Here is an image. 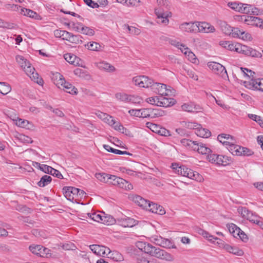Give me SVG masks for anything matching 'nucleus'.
I'll return each instance as SVG.
<instances>
[{"mask_svg":"<svg viewBox=\"0 0 263 263\" xmlns=\"http://www.w3.org/2000/svg\"><path fill=\"white\" fill-rule=\"evenodd\" d=\"M85 47L88 50L92 51L99 52L102 51L103 46L98 42L91 41L85 44Z\"/></svg>","mask_w":263,"mask_h":263,"instance_id":"33","label":"nucleus"},{"mask_svg":"<svg viewBox=\"0 0 263 263\" xmlns=\"http://www.w3.org/2000/svg\"><path fill=\"white\" fill-rule=\"evenodd\" d=\"M247 219L257 224L259 222V220L261 219V217L253 214L252 212H250L249 215H248Z\"/></svg>","mask_w":263,"mask_h":263,"instance_id":"58","label":"nucleus"},{"mask_svg":"<svg viewBox=\"0 0 263 263\" xmlns=\"http://www.w3.org/2000/svg\"><path fill=\"white\" fill-rule=\"evenodd\" d=\"M217 140L227 147L230 144L235 143V139L232 136L226 134H221L217 136Z\"/></svg>","mask_w":263,"mask_h":263,"instance_id":"22","label":"nucleus"},{"mask_svg":"<svg viewBox=\"0 0 263 263\" xmlns=\"http://www.w3.org/2000/svg\"><path fill=\"white\" fill-rule=\"evenodd\" d=\"M152 241L155 244L164 248L173 247L171 241L168 239L162 238L161 236H154L152 237Z\"/></svg>","mask_w":263,"mask_h":263,"instance_id":"21","label":"nucleus"},{"mask_svg":"<svg viewBox=\"0 0 263 263\" xmlns=\"http://www.w3.org/2000/svg\"><path fill=\"white\" fill-rule=\"evenodd\" d=\"M108 183L118 186L126 190H130L133 189L132 184L125 180L115 175H109Z\"/></svg>","mask_w":263,"mask_h":263,"instance_id":"8","label":"nucleus"},{"mask_svg":"<svg viewBox=\"0 0 263 263\" xmlns=\"http://www.w3.org/2000/svg\"><path fill=\"white\" fill-rule=\"evenodd\" d=\"M128 198L143 209L146 210L147 207L150 206L149 200H147L139 195L130 194L129 195Z\"/></svg>","mask_w":263,"mask_h":263,"instance_id":"17","label":"nucleus"},{"mask_svg":"<svg viewBox=\"0 0 263 263\" xmlns=\"http://www.w3.org/2000/svg\"><path fill=\"white\" fill-rule=\"evenodd\" d=\"M81 38L82 37L79 35H73L71 33L69 38V42L74 44H80L82 43Z\"/></svg>","mask_w":263,"mask_h":263,"instance_id":"62","label":"nucleus"},{"mask_svg":"<svg viewBox=\"0 0 263 263\" xmlns=\"http://www.w3.org/2000/svg\"><path fill=\"white\" fill-rule=\"evenodd\" d=\"M65 60L75 66H81L82 67H85L83 65V61L76 55L71 53H66L64 55Z\"/></svg>","mask_w":263,"mask_h":263,"instance_id":"24","label":"nucleus"},{"mask_svg":"<svg viewBox=\"0 0 263 263\" xmlns=\"http://www.w3.org/2000/svg\"><path fill=\"white\" fill-rule=\"evenodd\" d=\"M16 125L20 127L27 129H32L34 127L33 124L27 120L17 118L15 120Z\"/></svg>","mask_w":263,"mask_h":263,"instance_id":"34","label":"nucleus"},{"mask_svg":"<svg viewBox=\"0 0 263 263\" xmlns=\"http://www.w3.org/2000/svg\"><path fill=\"white\" fill-rule=\"evenodd\" d=\"M207 65L208 67L215 74L224 79L228 78L227 70L221 64L215 62H209Z\"/></svg>","mask_w":263,"mask_h":263,"instance_id":"9","label":"nucleus"},{"mask_svg":"<svg viewBox=\"0 0 263 263\" xmlns=\"http://www.w3.org/2000/svg\"><path fill=\"white\" fill-rule=\"evenodd\" d=\"M230 162V159L228 157L218 155L216 161V164L218 165H226Z\"/></svg>","mask_w":263,"mask_h":263,"instance_id":"43","label":"nucleus"},{"mask_svg":"<svg viewBox=\"0 0 263 263\" xmlns=\"http://www.w3.org/2000/svg\"><path fill=\"white\" fill-rule=\"evenodd\" d=\"M53 80L56 86L60 89H62L67 83L63 76L58 72L54 74Z\"/></svg>","mask_w":263,"mask_h":263,"instance_id":"31","label":"nucleus"},{"mask_svg":"<svg viewBox=\"0 0 263 263\" xmlns=\"http://www.w3.org/2000/svg\"><path fill=\"white\" fill-rule=\"evenodd\" d=\"M238 212L240 214L242 217L246 218L249 215L251 211H249L247 208L243 207H239L237 209Z\"/></svg>","mask_w":263,"mask_h":263,"instance_id":"63","label":"nucleus"},{"mask_svg":"<svg viewBox=\"0 0 263 263\" xmlns=\"http://www.w3.org/2000/svg\"><path fill=\"white\" fill-rule=\"evenodd\" d=\"M149 207H147L146 210L160 215H164L165 213L164 209L157 203L149 201Z\"/></svg>","mask_w":263,"mask_h":263,"instance_id":"26","label":"nucleus"},{"mask_svg":"<svg viewBox=\"0 0 263 263\" xmlns=\"http://www.w3.org/2000/svg\"><path fill=\"white\" fill-rule=\"evenodd\" d=\"M238 212L240 214L242 217L246 218L249 215L251 211H249L247 208L243 207H239L237 209Z\"/></svg>","mask_w":263,"mask_h":263,"instance_id":"64","label":"nucleus"},{"mask_svg":"<svg viewBox=\"0 0 263 263\" xmlns=\"http://www.w3.org/2000/svg\"><path fill=\"white\" fill-rule=\"evenodd\" d=\"M129 95L124 92H118L115 94L117 100L125 103H129Z\"/></svg>","mask_w":263,"mask_h":263,"instance_id":"48","label":"nucleus"},{"mask_svg":"<svg viewBox=\"0 0 263 263\" xmlns=\"http://www.w3.org/2000/svg\"><path fill=\"white\" fill-rule=\"evenodd\" d=\"M136 246L140 250L152 256L168 261L173 260L172 256L169 253L159 248L154 247L149 243L143 241H138L136 243Z\"/></svg>","mask_w":263,"mask_h":263,"instance_id":"1","label":"nucleus"},{"mask_svg":"<svg viewBox=\"0 0 263 263\" xmlns=\"http://www.w3.org/2000/svg\"><path fill=\"white\" fill-rule=\"evenodd\" d=\"M63 192L64 196L69 200L72 201L74 200L75 197L78 196L80 192V189L71 187H64L63 189Z\"/></svg>","mask_w":263,"mask_h":263,"instance_id":"18","label":"nucleus"},{"mask_svg":"<svg viewBox=\"0 0 263 263\" xmlns=\"http://www.w3.org/2000/svg\"><path fill=\"white\" fill-rule=\"evenodd\" d=\"M62 89L66 92L71 95H77L78 93V89L72 86V84L68 82H67Z\"/></svg>","mask_w":263,"mask_h":263,"instance_id":"45","label":"nucleus"},{"mask_svg":"<svg viewBox=\"0 0 263 263\" xmlns=\"http://www.w3.org/2000/svg\"><path fill=\"white\" fill-rule=\"evenodd\" d=\"M11 90V86L9 84L5 82H0V93L7 95L10 92Z\"/></svg>","mask_w":263,"mask_h":263,"instance_id":"51","label":"nucleus"},{"mask_svg":"<svg viewBox=\"0 0 263 263\" xmlns=\"http://www.w3.org/2000/svg\"><path fill=\"white\" fill-rule=\"evenodd\" d=\"M89 248L95 254L99 256H107L110 252V249L103 246L92 245Z\"/></svg>","mask_w":263,"mask_h":263,"instance_id":"19","label":"nucleus"},{"mask_svg":"<svg viewBox=\"0 0 263 263\" xmlns=\"http://www.w3.org/2000/svg\"><path fill=\"white\" fill-rule=\"evenodd\" d=\"M227 228L234 237H237L240 232V229L233 223L228 224Z\"/></svg>","mask_w":263,"mask_h":263,"instance_id":"40","label":"nucleus"},{"mask_svg":"<svg viewBox=\"0 0 263 263\" xmlns=\"http://www.w3.org/2000/svg\"><path fill=\"white\" fill-rule=\"evenodd\" d=\"M216 29L214 26L206 22H196V31L203 33H214Z\"/></svg>","mask_w":263,"mask_h":263,"instance_id":"14","label":"nucleus"},{"mask_svg":"<svg viewBox=\"0 0 263 263\" xmlns=\"http://www.w3.org/2000/svg\"><path fill=\"white\" fill-rule=\"evenodd\" d=\"M161 96L159 97V104L158 106L168 107L175 104V100L173 98H166Z\"/></svg>","mask_w":263,"mask_h":263,"instance_id":"29","label":"nucleus"},{"mask_svg":"<svg viewBox=\"0 0 263 263\" xmlns=\"http://www.w3.org/2000/svg\"><path fill=\"white\" fill-rule=\"evenodd\" d=\"M195 134L198 136L204 138H207L211 136V132L207 128H203L200 124L195 128Z\"/></svg>","mask_w":263,"mask_h":263,"instance_id":"30","label":"nucleus"},{"mask_svg":"<svg viewBox=\"0 0 263 263\" xmlns=\"http://www.w3.org/2000/svg\"><path fill=\"white\" fill-rule=\"evenodd\" d=\"M21 142L24 143H31L32 142L31 138L23 134H17L15 136Z\"/></svg>","mask_w":263,"mask_h":263,"instance_id":"56","label":"nucleus"},{"mask_svg":"<svg viewBox=\"0 0 263 263\" xmlns=\"http://www.w3.org/2000/svg\"><path fill=\"white\" fill-rule=\"evenodd\" d=\"M5 8L10 11L19 12L21 11V7L20 6L15 4H8L5 5Z\"/></svg>","mask_w":263,"mask_h":263,"instance_id":"57","label":"nucleus"},{"mask_svg":"<svg viewBox=\"0 0 263 263\" xmlns=\"http://www.w3.org/2000/svg\"><path fill=\"white\" fill-rule=\"evenodd\" d=\"M87 216L88 217H89L92 220L101 223V221L102 220L103 215H104V213H88L87 214Z\"/></svg>","mask_w":263,"mask_h":263,"instance_id":"47","label":"nucleus"},{"mask_svg":"<svg viewBox=\"0 0 263 263\" xmlns=\"http://www.w3.org/2000/svg\"><path fill=\"white\" fill-rule=\"evenodd\" d=\"M184 55L187 59L193 63H197L198 62V60L196 58L195 54L190 50L189 48H186L184 49Z\"/></svg>","mask_w":263,"mask_h":263,"instance_id":"38","label":"nucleus"},{"mask_svg":"<svg viewBox=\"0 0 263 263\" xmlns=\"http://www.w3.org/2000/svg\"><path fill=\"white\" fill-rule=\"evenodd\" d=\"M169 3L168 0H156L157 6L156 8L167 9L169 7Z\"/></svg>","mask_w":263,"mask_h":263,"instance_id":"60","label":"nucleus"},{"mask_svg":"<svg viewBox=\"0 0 263 263\" xmlns=\"http://www.w3.org/2000/svg\"><path fill=\"white\" fill-rule=\"evenodd\" d=\"M52 180V178L48 175H44L38 182L37 185L40 187H44L49 184Z\"/></svg>","mask_w":263,"mask_h":263,"instance_id":"44","label":"nucleus"},{"mask_svg":"<svg viewBox=\"0 0 263 263\" xmlns=\"http://www.w3.org/2000/svg\"><path fill=\"white\" fill-rule=\"evenodd\" d=\"M180 124L182 127L195 130V128L198 126V124L197 123L190 121H182L180 122Z\"/></svg>","mask_w":263,"mask_h":263,"instance_id":"52","label":"nucleus"},{"mask_svg":"<svg viewBox=\"0 0 263 263\" xmlns=\"http://www.w3.org/2000/svg\"><path fill=\"white\" fill-rule=\"evenodd\" d=\"M228 6L232 9L241 13L258 15L261 13L257 8L247 4L229 2Z\"/></svg>","mask_w":263,"mask_h":263,"instance_id":"4","label":"nucleus"},{"mask_svg":"<svg viewBox=\"0 0 263 263\" xmlns=\"http://www.w3.org/2000/svg\"><path fill=\"white\" fill-rule=\"evenodd\" d=\"M171 167L175 173L178 175L187 177L188 178L199 182H203L204 180V178L201 175L196 171H192L191 169L184 165L179 166L177 163H172Z\"/></svg>","mask_w":263,"mask_h":263,"instance_id":"3","label":"nucleus"},{"mask_svg":"<svg viewBox=\"0 0 263 263\" xmlns=\"http://www.w3.org/2000/svg\"><path fill=\"white\" fill-rule=\"evenodd\" d=\"M116 222L115 218L109 215H103L101 223L106 225H112Z\"/></svg>","mask_w":263,"mask_h":263,"instance_id":"46","label":"nucleus"},{"mask_svg":"<svg viewBox=\"0 0 263 263\" xmlns=\"http://www.w3.org/2000/svg\"><path fill=\"white\" fill-rule=\"evenodd\" d=\"M240 53L254 58L262 57V54L259 51L245 45L242 46V51Z\"/></svg>","mask_w":263,"mask_h":263,"instance_id":"25","label":"nucleus"},{"mask_svg":"<svg viewBox=\"0 0 263 263\" xmlns=\"http://www.w3.org/2000/svg\"><path fill=\"white\" fill-rule=\"evenodd\" d=\"M107 257L108 258H111L116 261H121L123 260V257L122 255L117 251L111 252L110 250V252L107 255Z\"/></svg>","mask_w":263,"mask_h":263,"instance_id":"42","label":"nucleus"},{"mask_svg":"<svg viewBox=\"0 0 263 263\" xmlns=\"http://www.w3.org/2000/svg\"><path fill=\"white\" fill-rule=\"evenodd\" d=\"M105 123L112 127L115 130L126 135H129L130 134L129 130L124 128L119 122L116 121L111 116L110 119L108 118Z\"/></svg>","mask_w":263,"mask_h":263,"instance_id":"13","label":"nucleus"},{"mask_svg":"<svg viewBox=\"0 0 263 263\" xmlns=\"http://www.w3.org/2000/svg\"><path fill=\"white\" fill-rule=\"evenodd\" d=\"M109 174L106 173H96L95 174V177L97 179L101 182L108 183V179L109 177Z\"/></svg>","mask_w":263,"mask_h":263,"instance_id":"55","label":"nucleus"},{"mask_svg":"<svg viewBox=\"0 0 263 263\" xmlns=\"http://www.w3.org/2000/svg\"><path fill=\"white\" fill-rule=\"evenodd\" d=\"M245 86L252 89L258 90L263 92V79H252L244 82Z\"/></svg>","mask_w":263,"mask_h":263,"instance_id":"16","label":"nucleus"},{"mask_svg":"<svg viewBox=\"0 0 263 263\" xmlns=\"http://www.w3.org/2000/svg\"><path fill=\"white\" fill-rule=\"evenodd\" d=\"M239 20L244 21V22L248 25L263 28V20L258 17L252 16L238 15L236 16Z\"/></svg>","mask_w":263,"mask_h":263,"instance_id":"11","label":"nucleus"},{"mask_svg":"<svg viewBox=\"0 0 263 263\" xmlns=\"http://www.w3.org/2000/svg\"><path fill=\"white\" fill-rule=\"evenodd\" d=\"M179 28L182 32H196V22H183L179 25Z\"/></svg>","mask_w":263,"mask_h":263,"instance_id":"20","label":"nucleus"},{"mask_svg":"<svg viewBox=\"0 0 263 263\" xmlns=\"http://www.w3.org/2000/svg\"><path fill=\"white\" fill-rule=\"evenodd\" d=\"M197 233L202 235L204 238L207 239L209 241L211 242H214L213 241V238H214V237L210 234L208 232L205 231V230L198 228L197 230Z\"/></svg>","mask_w":263,"mask_h":263,"instance_id":"50","label":"nucleus"},{"mask_svg":"<svg viewBox=\"0 0 263 263\" xmlns=\"http://www.w3.org/2000/svg\"><path fill=\"white\" fill-rule=\"evenodd\" d=\"M29 250L34 254L42 257H50L51 256V251L41 245H32L29 246Z\"/></svg>","mask_w":263,"mask_h":263,"instance_id":"10","label":"nucleus"},{"mask_svg":"<svg viewBox=\"0 0 263 263\" xmlns=\"http://www.w3.org/2000/svg\"><path fill=\"white\" fill-rule=\"evenodd\" d=\"M96 66L101 70H103L107 72H113L116 70V68L110 63L104 61H100L95 63Z\"/></svg>","mask_w":263,"mask_h":263,"instance_id":"23","label":"nucleus"},{"mask_svg":"<svg viewBox=\"0 0 263 263\" xmlns=\"http://www.w3.org/2000/svg\"><path fill=\"white\" fill-rule=\"evenodd\" d=\"M146 127L149 128L152 132L160 134L161 135L166 136V133L168 132V131L164 130V133H161L159 129V127L157 124L151 122L146 123Z\"/></svg>","mask_w":263,"mask_h":263,"instance_id":"41","label":"nucleus"},{"mask_svg":"<svg viewBox=\"0 0 263 263\" xmlns=\"http://www.w3.org/2000/svg\"><path fill=\"white\" fill-rule=\"evenodd\" d=\"M182 110L187 112H197L199 107L193 103H184L181 106Z\"/></svg>","mask_w":263,"mask_h":263,"instance_id":"36","label":"nucleus"},{"mask_svg":"<svg viewBox=\"0 0 263 263\" xmlns=\"http://www.w3.org/2000/svg\"><path fill=\"white\" fill-rule=\"evenodd\" d=\"M80 33L85 35L92 36L95 34V31L93 29L82 25Z\"/></svg>","mask_w":263,"mask_h":263,"instance_id":"59","label":"nucleus"},{"mask_svg":"<svg viewBox=\"0 0 263 263\" xmlns=\"http://www.w3.org/2000/svg\"><path fill=\"white\" fill-rule=\"evenodd\" d=\"M223 249L227 252L235 255L241 256L244 254L243 251L241 249L237 247L230 246L229 244L224 245L223 246Z\"/></svg>","mask_w":263,"mask_h":263,"instance_id":"32","label":"nucleus"},{"mask_svg":"<svg viewBox=\"0 0 263 263\" xmlns=\"http://www.w3.org/2000/svg\"><path fill=\"white\" fill-rule=\"evenodd\" d=\"M103 147L108 152H111L115 154L118 155H123V154H128V153L126 151H121L119 149H115L111 147L108 145L104 144Z\"/></svg>","mask_w":263,"mask_h":263,"instance_id":"53","label":"nucleus"},{"mask_svg":"<svg viewBox=\"0 0 263 263\" xmlns=\"http://www.w3.org/2000/svg\"><path fill=\"white\" fill-rule=\"evenodd\" d=\"M155 14L157 16V22L165 26L169 24V18L172 16L171 11L160 8H155Z\"/></svg>","mask_w":263,"mask_h":263,"instance_id":"6","label":"nucleus"},{"mask_svg":"<svg viewBox=\"0 0 263 263\" xmlns=\"http://www.w3.org/2000/svg\"><path fill=\"white\" fill-rule=\"evenodd\" d=\"M220 26L222 32L226 35H231L232 34V28L229 25L227 24L226 22L220 23Z\"/></svg>","mask_w":263,"mask_h":263,"instance_id":"49","label":"nucleus"},{"mask_svg":"<svg viewBox=\"0 0 263 263\" xmlns=\"http://www.w3.org/2000/svg\"><path fill=\"white\" fill-rule=\"evenodd\" d=\"M181 143L189 149L194 150L196 148V143L197 141H192L187 139H183L181 140Z\"/></svg>","mask_w":263,"mask_h":263,"instance_id":"39","label":"nucleus"},{"mask_svg":"<svg viewBox=\"0 0 263 263\" xmlns=\"http://www.w3.org/2000/svg\"><path fill=\"white\" fill-rule=\"evenodd\" d=\"M152 89L154 92L161 96H172L175 93L174 89L170 86L159 83H153Z\"/></svg>","mask_w":263,"mask_h":263,"instance_id":"5","label":"nucleus"},{"mask_svg":"<svg viewBox=\"0 0 263 263\" xmlns=\"http://www.w3.org/2000/svg\"><path fill=\"white\" fill-rule=\"evenodd\" d=\"M15 59L18 65L32 81L41 86L43 85L44 81L42 78L39 77V74L35 72L34 68L31 66L29 61L24 57L20 55H16Z\"/></svg>","mask_w":263,"mask_h":263,"instance_id":"2","label":"nucleus"},{"mask_svg":"<svg viewBox=\"0 0 263 263\" xmlns=\"http://www.w3.org/2000/svg\"><path fill=\"white\" fill-rule=\"evenodd\" d=\"M235 143L230 144L227 148L229 151L233 155L236 156H251L253 152L250 149L241 147L235 144Z\"/></svg>","mask_w":263,"mask_h":263,"instance_id":"7","label":"nucleus"},{"mask_svg":"<svg viewBox=\"0 0 263 263\" xmlns=\"http://www.w3.org/2000/svg\"><path fill=\"white\" fill-rule=\"evenodd\" d=\"M133 82L135 85L140 87L148 88L151 87L152 88L153 81L148 77L145 76H139L133 78Z\"/></svg>","mask_w":263,"mask_h":263,"instance_id":"12","label":"nucleus"},{"mask_svg":"<svg viewBox=\"0 0 263 263\" xmlns=\"http://www.w3.org/2000/svg\"><path fill=\"white\" fill-rule=\"evenodd\" d=\"M151 118H155L158 117H161L164 115V112L162 110L158 109L151 108Z\"/></svg>","mask_w":263,"mask_h":263,"instance_id":"61","label":"nucleus"},{"mask_svg":"<svg viewBox=\"0 0 263 263\" xmlns=\"http://www.w3.org/2000/svg\"><path fill=\"white\" fill-rule=\"evenodd\" d=\"M123 29L126 33L133 35H138L141 33V31L139 29L134 26H129L127 24H124L123 26Z\"/></svg>","mask_w":263,"mask_h":263,"instance_id":"37","label":"nucleus"},{"mask_svg":"<svg viewBox=\"0 0 263 263\" xmlns=\"http://www.w3.org/2000/svg\"><path fill=\"white\" fill-rule=\"evenodd\" d=\"M20 14L24 16H27L29 17L33 18L37 20H40L41 19V16L39 14H37L35 12L33 11L32 10L28 9L25 8H22L21 9Z\"/></svg>","mask_w":263,"mask_h":263,"instance_id":"35","label":"nucleus"},{"mask_svg":"<svg viewBox=\"0 0 263 263\" xmlns=\"http://www.w3.org/2000/svg\"><path fill=\"white\" fill-rule=\"evenodd\" d=\"M219 45L222 47L231 51H235L238 53H240L242 51V45L238 43L232 42L231 41H221L220 42Z\"/></svg>","mask_w":263,"mask_h":263,"instance_id":"15","label":"nucleus"},{"mask_svg":"<svg viewBox=\"0 0 263 263\" xmlns=\"http://www.w3.org/2000/svg\"><path fill=\"white\" fill-rule=\"evenodd\" d=\"M196 148H194V151L197 152L198 153L201 155H207V156L211 153V149L207 147L205 144L201 142L196 143Z\"/></svg>","mask_w":263,"mask_h":263,"instance_id":"27","label":"nucleus"},{"mask_svg":"<svg viewBox=\"0 0 263 263\" xmlns=\"http://www.w3.org/2000/svg\"><path fill=\"white\" fill-rule=\"evenodd\" d=\"M119 224L123 227H133L137 224V221L135 219L129 218H122L118 219Z\"/></svg>","mask_w":263,"mask_h":263,"instance_id":"28","label":"nucleus"},{"mask_svg":"<svg viewBox=\"0 0 263 263\" xmlns=\"http://www.w3.org/2000/svg\"><path fill=\"white\" fill-rule=\"evenodd\" d=\"M240 70L241 72L243 73L245 76L248 77L249 79H250L249 81H251L252 79H255L254 78V76L255 74L254 72L247 68H245L242 67H241L240 68Z\"/></svg>","mask_w":263,"mask_h":263,"instance_id":"54","label":"nucleus"}]
</instances>
